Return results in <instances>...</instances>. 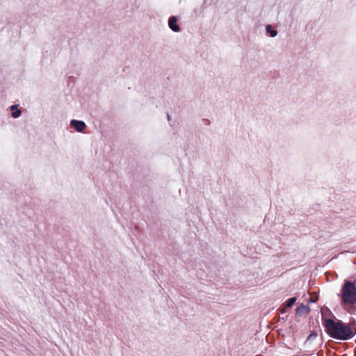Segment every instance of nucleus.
<instances>
[{
    "label": "nucleus",
    "mask_w": 356,
    "mask_h": 356,
    "mask_svg": "<svg viewBox=\"0 0 356 356\" xmlns=\"http://www.w3.org/2000/svg\"><path fill=\"white\" fill-rule=\"evenodd\" d=\"M323 325L327 334L333 339L348 340L356 334V325L354 323H345L334 318H325L322 314Z\"/></svg>",
    "instance_id": "nucleus-1"
},
{
    "label": "nucleus",
    "mask_w": 356,
    "mask_h": 356,
    "mask_svg": "<svg viewBox=\"0 0 356 356\" xmlns=\"http://www.w3.org/2000/svg\"><path fill=\"white\" fill-rule=\"evenodd\" d=\"M266 31L271 37H275L277 34V31L275 30H273L270 25H268L266 26Z\"/></svg>",
    "instance_id": "nucleus-7"
},
{
    "label": "nucleus",
    "mask_w": 356,
    "mask_h": 356,
    "mask_svg": "<svg viewBox=\"0 0 356 356\" xmlns=\"http://www.w3.org/2000/svg\"><path fill=\"white\" fill-rule=\"evenodd\" d=\"M341 302L344 307L353 305L356 302V287L349 281L346 282L342 287Z\"/></svg>",
    "instance_id": "nucleus-2"
},
{
    "label": "nucleus",
    "mask_w": 356,
    "mask_h": 356,
    "mask_svg": "<svg viewBox=\"0 0 356 356\" xmlns=\"http://www.w3.org/2000/svg\"><path fill=\"white\" fill-rule=\"evenodd\" d=\"M296 301V297L289 298L286 302V306L289 307H292L295 304Z\"/></svg>",
    "instance_id": "nucleus-8"
},
{
    "label": "nucleus",
    "mask_w": 356,
    "mask_h": 356,
    "mask_svg": "<svg viewBox=\"0 0 356 356\" xmlns=\"http://www.w3.org/2000/svg\"><path fill=\"white\" fill-rule=\"evenodd\" d=\"M11 110H12V115L14 118H16L20 115L21 111L19 109H17V106H15V105L12 106Z\"/></svg>",
    "instance_id": "nucleus-6"
},
{
    "label": "nucleus",
    "mask_w": 356,
    "mask_h": 356,
    "mask_svg": "<svg viewBox=\"0 0 356 356\" xmlns=\"http://www.w3.org/2000/svg\"><path fill=\"white\" fill-rule=\"evenodd\" d=\"M309 312V308L308 306L301 305L296 309V314L299 315L307 314Z\"/></svg>",
    "instance_id": "nucleus-5"
},
{
    "label": "nucleus",
    "mask_w": 356,
    "mask_h": 356,
    "mask_svg": "<svg viewBox=\"0 0 356 356\" xmlns=\"http://www.w3.org/2000/svg\"><path fill=\"white\" fill-rule=\"evenodd\" d=\"M70 125L79 132L83 131L86 127L84 122L76 120H72L70 122Z\"/></svg>",
    "instance_id": "nucleus-3"
},
{
    "label": "nucleus",
    "mask_w": 356,
    "mask_h": 356,
    "mask_svg": "<svg viewBox=\"0 0 356 356\" xmlns=\"http://www.w3.org/2000/svg\"><path fill=\"white\" fill-rule=\"evenodd\" d=\"M169 27L175 32L179 31V26L177 24V18L176 17H171L168 21Z\"/></svg>",
    "instance_id": "nucleus-4"
}]
</instances>
